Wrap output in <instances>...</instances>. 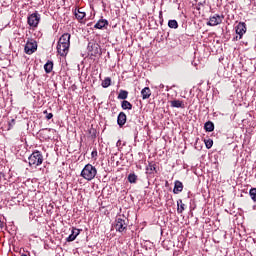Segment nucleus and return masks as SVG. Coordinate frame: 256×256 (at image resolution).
I'll list each match as a JSON object with an SVG mask.
<instances>
[{
    "mask_svg": "<svg viewBox=\"0 0 256 256\" xmlns=\"http://www.w3.org/2000/svg\"><path fill=\"white\" fill-rule=\"evenodd\" d=\"M22 256H27V255L24 254V255H22Z\"/></svg>",
    "mask_w": 256,
    "mask_h": 256,
    "instance_id": "34",
    "label": "nucleus"
},
{
    "mask_svg": "<svg viewBox=\"0 0 256 256\" xmlns=\"http://www.w3.org/2000/svg\"><path fill=\"white\" fill-rule=\"evenodd\" d=\"M181 191H183V182L176 180L174 182V189H173V193L175 195H179V193H181Z\"/></svg>",
    "mask_w": 256,
    "mask_h": 256,
    "instance_id": "12",
    "label": "nucleus"
},
{
    "mask_svg": "<svg viewBox=\"0 0 256 256\" xmlns=\"http://www.w3.org/2000/svg\"><path fill=\"white\" fill-rule=\"evenodd\" d=\"M171 107H174L176 109H185V103L181 100H172Z\"/></svg>",
    "mask_w": 256,
    "mask_h": 256,
    "instance_id": "13",
    "label": "nucleus"
},
{
    "mask_svg": "<svg viewBox=\"0 0 256 256\" xmlns=\"http://www.w3.org/2000/svg\"><path fill=\"white\" fill-rule=\"evenodd\" d=\"M44 70L46 73H51L53 71V61L48 60L44 65Z\"/></svg>",
    "mask_w": 256,
    "mask_h": 256,
    "instance_id": "20",
    "label": "nucleus"
},
{
    "mask_svg": "<svg viewBox=\"0 0 256 256\" xmlns=\"http://www.w3.org/2000/svg\"><path fill=\"white\" fill-rule=\"evenodd\" d=\"M168 27H170V29H177L179 27V23H177V20H169Z\"/></svg>",
    "mask_w": 256,
    "mask_h": 256,
    "instance_id": "22",
    "label": "nucleus"
},
{
    "mask_svg": "<svg viewBox=\"0 0 256 256\" xmlns=\"http://www.w3.org/2000/svg\"><path fill=\"white\" fill-rule=\"evenodd\" d=\"M96 175H97V168H95L91 164H86L81 171V177H83V179H86V181H93Z\"/></svg>",
    "mask_w": 256,
    "mask_h": 256,
    "instance_id": "2",
    "label": "nucleus"
},
{
    "mask_svg": "<svg viewBox=\"0 0 256 256\" xmlns=\"http://www.w3.org/2000/svg\"><path fill=\"white\" fill-rule=\"evenodd\" d=\"M40 21H41V14H39V12H34L30 14L27 18V23L32 28L38 27Z\"/></svg>",
    "mask_w": 256,
    "mask_h": 256,
    "instance_id": "4",
    "label": "nucleus"
},
{
    "mask_svg": "<svg viewBox=\"0 0 256 256\" xmlns=\"http://www.w3.org/2000/svg\"><path fill=\"white\" fill-rule=\"evenodd\" d=\"M87 50L92 57H97L99 55L101 49L99 48V44L95 42H89L87 46Z\"/></svg>",
    "mask_w": 256,
    "mask_h": 256,
    "instance_id": "7",
    "label": "nucleus"
},
{
    "mask_svg": "<svg viewBox=\"0 0 256 256\" xmlns=\"http://www.w3.org/2000/svg\"><path fill=\"white\" fill-rule=\"evenodd\" d=\"M160 89H163L164 87H165V85H163V84H160Z\"/></svg>",
    "mask_w": 256,
    "mask_h": 256,
    "instance_id": "33",
    "label": "nucleus"
},
{
    "mask_svg": "<svg viewBox=\"0 0 256 256\" xmlns=\"http://www.w3.org/2000/svg\"><path fill=\"white\" fill-rule=\"evenodd\" d=\"M249 195H250L252 201H254V203H256V188L250 189Z\"/></svg>",
    "mask_w": 256,
    "mask_h": 256,
    "instance_id": "25",
    "label": "nucleus"
},
{
    "mask_svg": "<svg viewBox=\"0 0 256 256\" xmlns=\"http://www.w3.org/2000/svg\"><path fill=\"white\" fill-rule=\"evenodd\" d=\"M92 157H97V151H92Z\"/></svg>",
    "mask_w": 256,
    "mask_h": 256,
    "instance_id": "29",
    "label": "nucleus"
},
{
    "mask_svg": "<svg viewBox=\"0 0 256 256\" xmlns=\"http://www.w3.org/2000/svg\"><path fill=\"white\" fill-rule=\"evenodd\" d=\"M127 97H129V92H127V90H120V93L118 94V99H122L123 101H125Z\"/></svg>",
    "mask_w": 256,
    "mask_h": 256,
    "instance_id": "21",
    "label": "nucleus"
},
{
    "mask_svg": "<svg viewBox=\"0 0 256 256\" xmlns=\"http://www.w3.org/2000/svg\"><path fill=\"white\" fill-rule=\"evenodd\" d=\"M121 107L124 110L131 111V109H133V104H131V102H129L127 100H123L121 103Z\"/></svg>",
    "mask_w": 256,
    "mask_h": 256,
    "instance_id": "18",
    "label": "nucleus"
},
{
    "mask_svg": "<svg viewBox=\"0 0 256 256\" xmlns=\"http://www.w3.org/2000/svg\"><path fill=\"white\" fill-rule=\"evenodd\" d=\"M204 129L207 133H212V131H215V124L211 121H207L204 124Z\"/></svg>",
    "mask_w": 256,
    "mask_h": 256,
    "instance_id": "15",
    "label": "nucleus"
},
{
    "mask_svg": "<svg viewBox=\"0 0 256 256\" xmlns=\"http://www.w3.org/2000/svg\"><path fill=\"white\" fill-rule=\"evenodd\" d=\"M81 233V230L77 228H72L71 234L66 238V241L68 243H71V241H75L77 239V236Z\"/></svg>",
    "mask_w": 256,
    "mask_h": 256,
    "instance_id": "10",
    "label": "nucleus"
},
{
    "mask_svg": "<svg viewBox=\"0 0 256 256\" xmlns=\"http://www.w3.org/2000/svg\"><path fill=\"white\" fill-rule=\"evenodd\" d=\"M116 145H117V147H121V140H118Z\"/></svg>",
    "mask_w": 256,
    "mask_h": 256,
    "instance_id": "30",
    "label": "nucleus"
},
{
    "mask_svg": "<svg viewBox=\"0 0 256 256\" xmlns=\"http://www.w3.org/2000/svg\"><path fill=\"white\" fill-rule=\"evenodd\" d=\"M128 181L130 183H137V175L135 173H130L128 175Z\"/></svg>",
    "mask_w": 256,
    "mask_h": 256,
    "instance_id": "23",
    "label": "nucleus"
},
{
    "mask_svg": "<svg viewBox=\"0 0 256 256\" xmlns=\"http://www.w3.org/2000/svg\"><path fill=\"white\" fill-rule=\"evenodd\" d=\"M221 23H223V16L215 14L214 16L210 17L207 25H209V27H215L217 25H221Z\"/></svg>",
    "mask_w": 256,
    "mask_h": 256,
    "instance_id": "9",
    "label": "nucleus"
},
{
    "mask_svg": "<svg viewBox=\"0 0 256 256\" xmlns=\"http://www.w3.org/2000/svg\"><path fill=\"white\" fill-rule=\"evenodd\" d=\"M44 114H46V119H53V113H47V110L44 111Z\"/></svg>",
    "mask_w": 256,
    "mask_h": 256,
    "instance_id": "28",
    "label": "nucleus"
},
{
    "mask_svg": "<svg viewBox=\"0 0 256 256\" xmlns=\"http://www.w3.org/2000/svg\"><path fill=\"white\" fill-rule=\"evenodd\" d=\"M204 143L206 145V149H211V147H213V140L212 139L204 140Z\"/></svg>",
    "mask_w": 256,
    "mask_h": 256,
    "instance_id": "26",
    "label": "nucleus"
},
{
    "mask_svg": "<svg viewBox=\"0 0 256 256\" xmlns=\"http://www.w3.org/2000/svg\"><path fill=\"white\" fill-rule=\"evenodd\" d=\"M239 35L233 38V41H239Z\"/></svg>",
    "mask_w": 256,
    "mask_h": 256,
    "instance_id": "31",
    "label": "nucleus"
},
{
    "mask_svg": "<svg viewBox=\"0 0 256 256\" xmlns=\"http://www.w3.org/2000/svg\"><path fill=\"white\" fill-rule=\"evenodd\" d=\"M3 227H4V224L2 221H0V229H3Z\"/></svg>",
    "mask_w": 256,
    "mask_h": 256,
    "instance_id": "32",
    "label": "nucleus"
},
{
    "mask_svg": "<svg viewBox=\"0 0 256 256\" xmlns=\"http://www.w3.org/2000/svg\"><path fill=\"white\" fill-rule=\"evenodd\" d=\"M109 25V22L106 19L99 20L95 25V29H103L104 27H107Z\"/></svg>",
    "mask_w": 256,
    "mask_h": 256,
    "instance_id": "16",
    "label": "nucleus"
},
{
    "mask_svg": "<svg viewBox=\"0 0 256 256\" xmlns=\"http://www.w3.org/2000/svg\"><path fill=\"white\" fill-rule=\"evenodd\" d=\"M142 99H149L151 97V88L145 87L141 90Z\"/></svg>",
    "mask_w": 256,
    "mask_h": 256,
    "instance_id": "17",
    "label": "nucleus"
},
{
    "mask_svg": "<svg viewBox=\"0 0 256 256\" xmlns=\"http://www.w3.org/2000/svg\"><path fill=\"white\" fill-rule=\"evenodd\" d=\"M235 33L239 36V39H243V35L247 33V24L245 22H239L235 26Z\"/></svg>",
    "mask_w": 256,
    "mask_h": 256,
    "instance_id": "8",
    "label": "nucleus"
},
{
    "mask_svg": "<svg viewBox=\"0 0 256 256\" xmlns=\"http://www.w3.org/2000/svg\"><path fill=\"white\" fill-rule=\"evenodd\" d=\"M185 211V204L183 203V200L179 199L177 200V212L183 213Z\"/></svg>",
    "mask_w": 256,
    "mask_h": 256,
    "instance_id": "19",
    "label": "nucleus"
},
{
    "mask_svg": "<svg viewBox=\"0 0 256 256\" xmlns=\"http://www.w3.org/2000/svg\"><path fill=\"white\" fill-rule=\"evenodd\" d=\"M115 229L118 231V233H125V231H127V220L121 217H117Z\"/></svg>",
    "mask_w": 256,
    "mask_h": 256,
    "instance_id": "5",
    "label": "nucleus"
},
{
    "mask_svg": "<svg viewBox=\"0 0 256 256\" xmlns=\"http://www.w3.org/2000/svg\"><path fill=\"white\" fill-rule=\"evenodd\" d=\"M111 85V79L109 77L105 78L102 82V87L104 89H107V87H110Z\"/></svg>",
    "mask_w": 256,
    "mask_h": 256,
    "instance_id": "24",
    "label": "nucleus"
},
{
    "mask_svg": "<svg viewBox=\"0 0 256 256\" xmlns=\"http://www.w3.org/2000/svg\"><path fill=\"white\" fill-rule=\"evenodd\" d=\"M74 15L78 21H83V19H85L87 14L81 11V8H79L75 10Z\"/></svg>",
    "mask_w": 256,
    "mask_h": 256,
    "instance_id": "14",
    "label": "nucleus"
},
{
    "mask_svg": "<svg viewBox=\"0 0 256 256\" xmlns=\"http://www.w3.org/2000/svg\"><path fill=\"white\" fill-rule=\"evenodd\" d=\"M156 167H155V164H149L148 166H147V168H146V170H148V171H156Z\"/></svg>",
    "mask_w": 256,
    "mask_h": 256,
    "instance_id": "27",
    "label": "nucleus"
},
{
    "mask_svg": "<svg viewBox=\"0 0 256 256\" xmlns=\"http://www.w3.org/2000/svg\"><path fill=\"white\" fill-rule=\"evenodd\" d=\"M30 167H39L43 164V154L39 151H34L28 158Z\"/></svg>",
    "mask_w": 256,
    "mask_h": 256,
    "instance_id": "3",
    "label": "nucleus"
},
{
    "mask_svg": "<svg viewBox=\"0 0 256 256\" xmlns=\"http://www.w3.org/2000/svg\"><path fill=\"white\" fill-rule=\"evenodd\" d=\"M125 123H127V115L125 114V112H120L117 117V124L119 125V127H123Z\"/></svg>",
    "mask_w": 256,
    "mask_h": 256,
    "instance_id": "11",
    "label": "nucleus"
},
{
    "mask_svg": "<svg viewBox=\"0 0 256 256\" xmlns=\"http://www.w3.org/2000/svg\"><path fill=\"white\" fill-rule=\"evenodd\" d=\"M24 51L26 55H33L35 51H37V41L35 40H28L25 44Z\"/></svg>",
    "mask_w": 256,
    "mask_h": 256,
    "instance_id": "6",
    "label": "nucleus"
},
{
    "mask_svg": "<svg viewBox=\"0 0 256 256\" xmlns=\"http://www.w3.org/2000/svg\"><path fill=\"white\" fill-rule=\"evenodd\" d=\"M69 47H71V34L64 33L58 41V55H60L61 57H66L67 53H69Z\"/></svg>",
    "mask_w": 256,
    "mask_h": 256,
    "instance_id": "1",
    "label": "nucleus"
}]
</instances>
